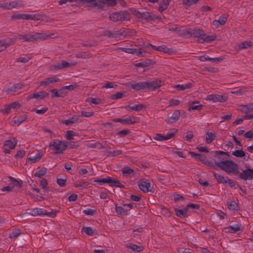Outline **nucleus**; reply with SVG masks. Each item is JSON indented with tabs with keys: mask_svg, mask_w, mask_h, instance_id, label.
Returning a JSON list of instances; mask_svg holds the SVG:
<instances>
[{
	"mask_svg": "<svg viewBox=\"0 0 253 253\" xmlns=\"http://www.w3.org/2000/svg\"><path fill=\"white\" fill-rule=\"evenodd\" d=\"M129 107L131 110L139 111L142 108L143 105L136 104V105H133L132 106H129Z\"/></svg>",
	"mask_w": 253,
	"mask_h": 253,
	"instance_id": "obj_60",
	"label": "nucleus"
},
{
	"mask_svg": "<svg viewBox=\"0 0 253 253\" xmlns=\"http://www.w3.org/2000/svg\"><path fill=\"white\" fill-rule=\"evenodd\" d=\"M177 131V130L176 129L172 128L168 131L165 135L159 134V141L167 140L173 138Z\"/></svg>",
	"mask_w": 253,
	"mask_h": 253,
	"instance_id": "obj_12",
	"label": "nucleus"
},
{
	"mask_svg": "<svg viewBox=\"0 0 253 253\" xmlns=\"http://www.w3.org/2000/svg\"><path fill=\"white\" fill-rule=\"evenodd\" d=\"M215 137V133L213 131H208L206 133V141L207 143H211Z\"/></svg>",
	"mask_w": 253,
	"mask_h": 253,
	"instance_id": "obj_32",
	"label": "nucleus"
},
{
	"mask_svg": "<svg viewBox=\"0 0 253 253\" xmlns=\"http://www.w3.org/2000/svg\"><path fill=\"white\" fill-rule=\"evenodd\" d=\"M131 204H124L123 206H118L115 204V210L117 214L120 215L128 214L130 210L132 209Z\"/></svg>",
	"mask_w": 253,
	"mask_h": 253,
	"instance_id": "obj_6",
	"label": "nucleus"
},
{
	"mask_svg": "<svg viewBox=\"0 0 253 253\" xmlns=\"http://www.w3.org/2000/svg\"><path fill=\"white\" fill-rule=\"evenodd\" d=\"M231 155L237 158H241L243 161H248L250 159L249 154L244 152L242 148L232 151Z\"/></svg>",
	"mask_w": 253,
	"mask_h": 253,
	"instance_id": "obj_8",
	"label": "nucleus"
},
{
	"mask_svg": "<svg viewBox=\"0 0 253 253\" xmlns=\"http://www.w3.org/2000/svg\"><path fill=\"white\" fill-rule=\"evenodd\" d=\"M47 110L48 109L47 107H44L40 109H34L32 110V111L35 112L38 114L42 115L45 113L47 111Z\"/></svg>",
	"mask_w": 253,
	"mask_h": 253,
	"instance_id": "obj_50",
	"label": "nucleus"
},
{
	"mask_svg": "<svg viewBox=\"0 0 253 253\" xmlns=\"http://www.w3.org/2000/svg\"><path fill=\"white\" fill-rule=\"evenodd\" d=\"M172 51V49L171 48H168L164 45H159V52H163L164 53L170 54Z\"/></svg>",
	"mask_w": 253,
	"mask_h": 253,
	"instance_id": "obj_44",
	"label": "nucleus"
},
{
	"mask_svg": "<svg viewBox=\"0 0 253 253\" xmlns=\"http://www.w3.org/2000/svg\"><path fill=\"white\" fill-rule=\"evenodd\" d=\"M79 119V116H74L73 117H72V118H69L67 120H66L64 121V123L68 126V125H69L70 124H73V123H75L76 122H78V120Z\"/></svg>",
	"mask_w": 253,
	"mask_h": 253,
	"instance_id": "obj_37",
	"label": "nucleus"
},
{
	"mask_svg": "<svg viewBox=\"0 0 253 253\" xmlns=\"http://www.w3.org/2000/svg\"><path fill=\"white\" fill-rule=\"evenodd\" d=\"M227 99L226 94L219 95L216 94H209L207 96L206 100L213 102H224Z\"/></svg>",
	"mask_w": 253,
	"mask_h": 253,
	"instance_id": "obj_7",
	"label": "nucleus"
},
{
	"mask_svg": "<svg viewBox=\"0 0 253 253\" xmlns=\"http://www.w3.org/2000/svg\"><path fill=\"white\" fill-rule=\"evenodd\" d=\"M75 64H70L68 62L64 61L61 63H57L54 66V68L56 69H61L68 66L74 65Z\"/></svg>",
	"mask_w": 253,
	"mask_h": 253,
	"instance_id": "obj_34",
	"label": "nucleus"
},
{
	"mask_svg": "<svg viewBox=\"0 0 253 253\" xmlns=\"http://www.w3.org/2000/svg\"><path fill=\"white\" fill-rule=\"evenodd\" d=\"M227 206L229 210L235 211L238 210V206L237 203L234 201H230L227 203Z\"/></svg>",
	"mask_w": 253,
	"mask_h": 253,
	"instance_id": "obj_35",
	"label": "nucleus"
},
{
	"mask_svg": "<svg viewBox=\"0 0 253 253\" xmlns=\"http://www.w3.org/2000/svg\"><path fill=\"white\" fill-rule=\"evenodd\" d=\"M7 179V182L9 183L8 186H12V189L14 187H20L21 186L20 182L15 179L14 178L9 176L8 177Z\"/></svg>",
	"mask_w": 253,
	"mask_h": 253,
	"instance_id": "obj_24",
	"label": "nucleus"
},
{
	"mask_svg": "<svg viewBox=\"0 0 253 253\" xmlns=\"http://www.w3.org/2000/svg\"><path fill=\"white\" fill-rule=\"evenodd\" d=\"M184 33L186 35L199 38L200 40L202 41V42H211L214 41L215 39V36H209L205 34L204 31L198 28L186 29Z\"/></svg>",
	"mask_w": 253,
	"mask_h": 253,
	"instance_id": "obj_2",
	"label": "nucleus"
},
{
	"mask_svg": "<svg viewBox=\"0 0 253 253\" xmlns=\"http://www.w3.org/2000/svg\"><path fill=\"white\" fill-rule=\"evenodd\" d=\"M202 107V105L200 104L198 105H191L189 107L188 110L191 111L192 110H200Z\"/></svg>",
	"mask_w": 253,
	"mask_h": 253,
	"instance_id": "obj_57",
	"label": "nucleus"
},
{
	"mask_svg": "<svg viewBox=\"0 0 253 253\" xmlns=\"http://www.w3.org/2000/svg\"><path fill=\"white\" fill-rule=\"evenodd\" d=\"M17 91V90L16 88V87H15L13 85L10 88L7 89L5 92L8 94H12L14 92Z\"/></svg>",
	"mask_w": 253,
	"mask_h": 253,
	"instance_id": "obj_59",
	"label": "nucleus"
},
{
	"mask_svg": "<svg viewBox=\"0 0 253 253\" xmlns=\"http://www.w3.org/2000/svg\"><path fill=\"white\" fill-rule=\"evenodd\" d=\"M171 0H162L161 1V3L159 4V11H162L166 10L168 5H169V2Z\"/></svg>",
	"mask_w": 253,
	"mask_h": 253,
	"instance_id": "obj_33",
	"label": "nucleus"
},
{
	"mask_svg": "<svg viewBox=\"0 0 253 253\" xmlns=\"http://www.w3.org/2000/svg\"><path fill=\"white\" fill-rule=\"evenodd\" d=\"M167 28L169 31L178 33L179 31V27L177 25L169 26Z\"/></svg>",
	"mask_w": 253,
	"mask_h": 253,
	"instance_id": "obj_52",
	"label": "nucleus"
},
{
	"mask_svg": "<svg viewBox=\"0 0 253 253\" xmlns=\"http://www.w3.org/2000/svg\"><path fill=\"white\" fill-rule=\"evenodd\" d=\"M59 79L56 77L48 78L45 79L44 81H42L40 82V85H47L51 84H54L59 81Z\"/></svg>",
	"mask_w": 253,
	"mask_h": 253,
	"instance_id": "obj_20",
	"label": "nucleus"
},
{
	"mask_svg": "<svg viewBox=\"0 0 253 253\" xmlns=\"http://www.w3.org/2000/svg\"><path fill=\"white\" fill-rule=\"evenodd\" d=\"M239 178L244 180L253 179V169L248 168L243 170L239 175Z\"/></svg>",
	"mask_w": 253,
	"mask_h": 253,
	"instance_id": "obj_9",
	"label": "nucleus"
},
{
	"mask_svg": "<svg viewBox=\"0 0 253 253\" xmlns=\"http://www.w3.org/2000/svg\"><path fill=\"white\" fill-rule=\"evenodd\" d=\"M240 229L241 224H235L233 225H230L225 228V232L230 233H235L240 230Z\"/></svg>",
	"mask_w": 253,
	"mask_h": 253,
	"instance_id": "obj_21",
	"label": "nucleus"
},
{
	"mask_svg": "<svg viewBox=\"0 0 253 253\" xmlns=\"http://www.w3.org/2000/svg\"><path fill=\"white\" fill-rule=\"evenodd\" d=\"M192 86V84L191 83H188L185 84H176L173 86V87L177 90H184L188 88H191Z\"/></svg>",
	"mask_w": 253,
	"mask_h": 253,
	"instance_id": "obj_28",
	"label": "nucleus"
},
{
	"mask_svg": "<svg viewBox=\"0 0 253 253\" xmlns=\"http://www.w3.org/2000/svg\"><path fill=\"white\" fill-rule=\"evenodd\" d=\"M161 213L166 216H169L170 215L169 210L165 208H161Z\"/></svg>",
	"mask_w": 253,
	"mask_h": 253,
	"instance_id": "obj_56",
	"label": "nucleus"
},
{
	"mask_svg": "<svg viewBox=\"0 0 253 253\" xmlns=\"http://www.w3.org/2000/svg\"><path fill=\"white\" fill-rule=\"evenodd\" d=\"M198 1L199 0H183V2L186 5L190 6L196 4Z\"/></svg>",
	"mask_w": 253,
	"mask_h": 253,
	"instance_id": "obj_55",
	"label": "nucleus"
},
{
	"mask_svg": "<svg viewBox=\"0 0 253 253\" xmlns=\"http://www.w3.org/2000/svg\"><path fill=\"white\" fill-rule=\"evenodd\" d=\"M187 211L188 209L186 207L182 210L175 209L176 215L180 218H184L187 216Z\"/></svg>",
	"mask_w": 253,
	"mask_h": 253,
	"instance_id": "obj_30",
	"label": "nucleus"
},
{
	"mask_svg": "<svg viewBox=\"0 0 253 253\" xmlns=\"http://www.w3.org/2000/svg\"><path fill=\"white\" fill-rule=\"evenodd\" d=\"M16 144L17 141L14 138L5 141L4 144V152L5 153H9L10 149L14 148Z\"/></svg>",
	"mask_w": 253,
	"mask_h": 253,
	"instance_id": "obj_11",
	"label": "nucleus"
},
{
	"mask_svg": "<svg viewBox=\"0 0 253 253\" xmlns=\"http://www.w3.org/2000/svg\"><path fill=\"white\" fill-rule=\"evenodd\" d=\"M30 213L32 216H42L45 215L46 211L43 209L35 208L31 211Z\"/></svg>",
	"mask_w": 253,
	"mask_h": 253,
	"instance_id": "obj_19",
	"label": "nucleus"
},
{
	"mask_svg": "<svg viewBox=\"0 0 253 253\" xmlns=\"http://www.w3.org/2000/svg\"><path fill=\"white\" fill-rule=\"evenodd\" d=\"M82 232L90 236H93L97 234V231L95 229H92L90 227H84L82 228Z\"/></svg>",
	"mask_w": 253,
	"mask_h": 253,
	"instance_id": "obj_31",
	"label": "nucleus"
},
{
	"mask_svg": "<svg viewBox=\"0 0 253 253\" xmlns=\"http://www.w3.org/2000/svg\"><path fill=\"white\" fill-rule=\"evenodd\" d=\"M93 181L95 182L99 183L100 185H103L108 184L110 186H115L116 187H122L123 185L117 179L112 178L110 177L107 176L101 178H94Z\"/></svg>",
	"mask_w": 253,
	"mask_h": 253,
	"instance_id": "obj_4",
	"label": "nucleus"
},
{
	"mask_svg": "<svg viewBox=\"0 0 253 253\" xmlns=\"http://www.w3.org/2000/svg\"><path fill=\"white\" fill-rule=\"evenodd\" d=\"M241 110L246 114L253 112V103L242 105L241 106Z\"/></svg>",
	"mask_w": 253,
	"mask_h": 253,
	"instance_id": "obj_26",
	"label": "nucleus"
},
{
	"mask_svg": "<svg viewBox=\"0 0 253 253\" xmlns=\"http://www.w3.org/2000/svg\"><path fill=\"white\" fill-rule=\"evenodd\" d=\"M12 186H6L5 187H3L1 188H0V192L2 193H8L11 192L12 191Z\"/></svg>",
	"mask_w": 253,
	"mask_h": 253,
	"instance_id": "obj_51",
	"label": "nucleus"
},
{
	"mask_svg": "<svg viewBox=\"0 0 253 253\" xmlns=\"http://www.w3.org/2000/svg\"><path fill=\"white\" fill-rule=\"evenodd\" d=\"M114 122H119L123 125L132 124L134 122V120L131 118H127L124 119L117 118L113 120Z\"/></svg>",
	"mask_w": 253,
	"mask_h": 253,
	"instance_id": "obj_18",
	"label": "nucleus"
},
{
	"mask_svg": "<svg viewBox=\"0 0 253 253\" xmlns=\"http://www.w3.org/2000/svg\"><path fill=\"white\" fill-rule=\"evenodd\" d=\"M216 154L217 156L214 160V163L217 167L229 174L237 171L238 165L237 164L233 162L232 160H225V158L222 157V156L224 155H226L227 157H229V152L217 151H216Z\"/></svg>",
	"mask_w": 253,
	"mask_h": 253,
	"instance_id": "obj_1",
	"label": "nucleus"
},
{
	"mask_svg": "<svg viewBox=\"0 0 253 253\" xmlns=\"http://www.w3.org/2000/svg\"><path fill=\"white\" fill-rule=\"evenodd\" d=\"M189 154L194 157L196 160L200 161L203 164L207 166L209 165V162L205 155L201 154L196 153L194 152H189Z\"/></svg>",
	"mask_w": 253,
	"mask_h": 253,
	"instance_id": "obj_10",
	"label": "nucleus"
},
{
	"mask_svg": "<svg viewBox=\"0 0 253 253\" xmlns=\"http://www.w3.org/2000/svg\"><path fill=\"white\" fill-rule=\"evenodd\" d=\"M102 0V2L98 1H93L92 2H95L96 3H99L100 4L106 3L111 6H114L117 4V0H104V1L103 0Z\"/></svg>",
	"mask_w": 253,
	"mask_h": 253,
	"instance_id": "obj_40",
	"label": "nucleus"
},
{
	"mask_svg": "<svg viewBox=\"0 0 253 253\" xmlns=\"http://www.w3.org/2000/svg\"><path fill=\"white\" fill-rule=\"evenodd\" d=\"M21 232L19 229H15L13 230L12 232L10 234L9 237L10 239H13L17 238L20 234Z\"/></svg>",
	"mask_w": 253,
	"mask_h": 253,
	"instance_id": "obj_47",
	"label": "nucleus"
},
{
	"mask_svg": "<svg viewBox=\"0 0 253 253\" xmlns=\"http://www.w3.org/2000/svg\"><path fill=\"white\" fill-rule=\"evenodd\" d=\"M86 101L90 104H99L101 103V100L99 98L88 97Z\"/></svg>",
	"mask_w": 253,
	"mask_h": 253,
	"instance_id": "obj_43",
	"label": "nucleus"
},
{
	"mask_svg": "<svg viewBox=\"0 0 253 253\" xmlns=\"http://www.w3.org/2000/svg\"><path fill=\"white\" fill-rule=\"evenodd\" d=\"M122 172L124 174L127 176L131 175L133 173V170L128 167L124 168Z\"/></svg>",
	"mask_w": 253,
	"mask_h": 253,
	"instance_id": "obj_49",
	"label": "nucleus"
},
{
	"mask_svg": "<svg viewBox=\"0 0 253 253\" xmlns=\"http://www.w3.org/2000/svg\"><path fill=\"white\" fill-rule=\"evenodd\" d=\"M247 91V90L245 88H239L236 90H235L234 91H232V93L233 94H235L237 95H243Z\"/></svg>",
	"mask_w": 253,
	"mask_h": 253,
	"instance_id": "obj_54",
	"label": "nucleus"
},
{
	"mask_svg": "<svg viewBox=\"0 0 253 253\" xmlns=\"http://www.w3.org/2000/svg\"><path fill=\"white\" fill-rule=\"evenodd\" d=\"M51 92L52 93V96L53 97H62L64 95V89L63 88L59 89L58 90H57L56 89H53L51 90Z\"/></svg>",
	"mask_w": 253,
	"mask_h": 253,
	"instance_id": "obj_36",
	"label": "nucleus"
},
{
	"mask_svg": "<svg viewBox=\"0 0 253 253\" xmlns=\"http://www.w3.org/2000/svg\"><path fill=\"white\" fill-rule=\"evenodd\" d=\"M66 182V178H57V183L61 187L64 186L65 185Z\"/></svg>",
	"mask_w": 253,
	"mask_h": 253,
	"instance_id": "obj_63",
	"label": "nucleus"
},
{
	"mask_svg": "<svg viewBox=\"0 0 253 253\" xmlns=\"http://www.w3.org/2000/svg\"><path fill=\"white\" fill-rule=\"evenodd\" d=\"M24 6V4L21 0H14L9 2V9L12 8H19Z\"/></svg>",
	"mask_w": 253,
	"mask_h": 253,
	"instance_id": "obj_23",
	"label": "nucleus"
},
{
	"mask_svg": "<svg viewBox=\"0 0 253 253\" xmlns=\"http://www.w3.org/2000/svg\"><path fill=\"white\" fill-rule=\"evenodd\" d=\"M48 93L44 91H41L37 93H32L27 97V100L35 98L37 100H41L48 95Z\"/></svg>",
	"mask_w": 253,
	"mask_h": 253,
	"instance_id": "obj_13",
	"label": "nucleus"
},
{
	"mask_svg": "<svg viewBox=\"0 0 253 253\" xmlns=\"http://www.w3.org/2000/svg\"><path fill=\"white\" fill-rule=\"evenodd\" d=\"M180 116V112L179 110H175L172 113V115L169 117L167 120L168 123L171 124L175 123L179 119Z\"/></svg>",
	"mask_w": 253,
	"mask_h": 253,
	"instance_id": "obj_15",
	"label": "nucleus"
},
{
	"mask_svg": "<svg viewBox=\"0 0 253 253\" xmlns=\"http://www.w3.org/2000/svg\"><path fill=\"white\" fill-rule=\"evenodd\" d=\"M39 38H41V35L39 33H37L34 35H25L20 37V39L23 41H31Z\"/></svg>",
	"mask_w": 253,
	"mask_h": 253,
	"instance_id": "obj_17",
	"label": "nucleus"
},
{
	"mask_svg": "<svg viewBox=\"0 0 253 253\" xmlns=\"http://www.w3.org/2000/svg\"><path fill=\"white\" fill-rule=\"evenodd\" d=\"M122 15L121 13H114L110 15V18L113 21H118L122 19Z\"/></svg>",
	"mask_w": 253,
	"mask_h": 253,
	"instance_id": "obj_41",
	"label": "nucleus"
},
{
	"mask_svg": "<svg viewBox=\"0 0 253 253\" xmlns=\"http://www.w3.org/2000/svg\"><path fill=\"white\" fill-rule=\"evenodd\" d=\"M30 59V57L28 56H25L24 57H20L17 59V61L22 63H26Z\"/></svg>",
	"mask_w": 253,
	"mask_h": 253,
	"instance_id": "obj_58",
	"label": "nucleus"
},
{
	"mask_svg": "<svg viewBox=\"0 0 253 253\" xmlns=\"http://www.w3.org/2000/svg\"><path fill=\"white\" fill-rule=\"evenodd\" d=\"M128 247L133 251L141 252L143 250V247L142 246H137L134 244H130Z\"/></svg>",
	"mask_w": 253,
	"mask_h": 253,
	"instance_id": "obj_46",
	"label": "nucleus"
},
{
	"mask_svg": "<svg viewBox=\"0 0 253 253\" xmlns=\"http://www.w3.org/2000/svg\"><path fill=\"white\" fill-rule=\"evenodd\" d=\"M23 18H24V19H32V20H40V16L37 14H24V15H23Z\"/></svg>",
	"mask_w": 253,
	"mask_h": 253,
	"instance_id": "obj_42",
	"label": "nucleus"
},
{
	"mask_svg": "<svg viewBox=\"0 0 253 253\" xmlns=\"http://www.w3.org/2000/svg\"><path fill=\"white\" fill-rule=\"evenodd\" d=\"M46 172V169L45 168H42L41 169L37 171L34 174L35 176L38 177H41L45 174Z\"/></svg>",
	"mask_w": 253,
	"mask_h": 253,
	"instance_id": "obj_48",
	"label": "nucleus"
},
{
	"mask_svg": "<svg viewBox=\"0 0 253 253\" xmlns=\"http://www.w3.org/2000/svg\"><path fill=\"white\" fill-rule=\"evenodd\" d=\"M139 187L144 192H151L152 190L150 183L146 180L141 181L139 184Z\"/></svg>",
	"mask_w": 253,
	"mask_h": 253,
	"instance_id": "obj_14",
	"label": "nucleus"
},
{
	"mask_svg": "<svg viewBox=\"0 0 253 253\" xmlns=\"http://www.w3.org/2000/svg\"><path fill=\"white\" fill-rule=\"evenodd\" d=\"M149 83L147 82H140L138 83H133L131 84V87L133 89L138 90L142 88L148 87Z\"/></svg>",
	"mask_w": 253,
	"mask_h": 253,
	"instance_id": "obj_22",
	"label": "nucleus"
},
{
	"mask_svg": "<svg viewBox=\"0 0 253 253\" xmlns=\"http://www.w3.org/2000/svg\"><path fill=\"white\" fill-rule=\"evenodd\" d=\"M11 107L10 106V104L5 105L4 108L1 109V111L4 114H8L10 113Z\"/></svg>",
	"mask_w": 253,
	"mask_h": 253,
	"instance_id": "obj_53",
	"label": "nucleus"
},
{
	"mask_svg": "<svg viewBox=\"0 0 253 253\" xmlns=\"http://www.w3.org/2000/svg\"><path fill=\"white\" fill-rule=\"evenodd\" d=\"M49 146L54 151L55 154H61L66 149L67 143L64 141L55 139L49 143Z\"/></svg>",
	"mask_w": 253,
	"mask_h": 253,
	"instance_id": "obj_3",
	"label": "nucleus"
},
{
	"mask_svg": "<svg viewBox=\"0 0 253 253\" xmlns=\"http://www.w3.org/2000/svg\"><path fill=\"white\" fill-rule=\"evenodd\" d=\"M200 60L201 61L204 62L206 61H210L211 62L218 63L222 61L223 57H215V58H211L209 56H201L200 57Z\"/></svg>",
	"mask_w": 253,
	"mask_h": 253,
	"instance_id": "obj_16",
	"label": "nucleus"
},
{
	"mask_svg": "<svg viewBox=\"0 0 253 253\" xmlns=\"http://www.w3.org/2000/svg\"><path fill=\"white\" fill-rule=\"evenodd\" d=\"M83 212L86 215H92L94 213L95 211L91 209H86L83 211Z\"/></svg>",
	"mask_w": 253,
	"mask_h": 253,
	"instance_id": "obj_62",
	"label": "nucleus"
},
{
	"mask_svg": "<svg viewBox=\"0 0 253 253\" xmlns=\"http://www.w3.org/2000/svg\"><path fill=\"white\" fill-rule=\"evenodd\" d=\"M253 45V43L251 41H246L240 43L238 46L239 49H243L251 47Z\"/></svg>",
	"mask_w": 253,
	"mask_h": 253,
	"instance_id": "obj_39",
	"label": "nucleus"
},
{
	"mask_svg": "<svg viewBox=\"0 0 253 253\" xmlns=\"http://www.w3.org/2000/svg\"><path fill=\"white\" fill-rule=\"evenodd\" d=\"M227 19V16L226 15H223L219 17L218 20H215L213 21V24L215 26H218L219 25H224Z\"/></svg>",
	"mask_w": 253,
	"mask_h": 253,
	"instance_id": "obj_25",
	"label": "nucleus"
},
{
	"mask_svg": "<svg viewBox=\"0 0 253 253\" xmlns=\"http://www.w3.org/2000/svg\"><path fill=\"white\" fill-rule=\"evenodd\" d=\"M212 174L218 183L223 184H228L231 187L235 186V182L227 176H224L223 175L219 173H216L215 172H212Z\"/></svg>",
	"mask_w": 253,
	"mask_h": 253,
	"instance_id": "obj_5",
	"label": "nucleus"
},
{
	"mask_svg": "<svg viewBox=\"0 0 253 253\" xmlns=\"http://www.w3.org/2000/svg\"><path fill=\"white\" fill-rule=\"evenodd\" d=\"M25 155V151L24 150L18 151L15 155L16 158H22Z\"/></svg>",
	"mask_w": 253,
	"mask_h": 253,
	"instance_id": "obj_61",
	"label": "nucleus"
},
{
	"mask_svg": "<svg viewBox=\"0 0 253 253\" xmlns=\"http://www.w3.org/2000/svg\"><path fill=\"white\" fill-rule=\"evenodd\" d=\"M27 116L26 115H23L22 116H21L18 118L17 119H15L13 122V124L14 125L18 126L24 122L27 119Z\"/></svg>",
	"mask_w": 253,
	"mask_h": 253,
	"instance_id": "obj_38",
	"label": "nucleus"
},
{
	"mask_svg": "<svg viewBox=\"0 0 253 253\" xmlns=\"http://www.w3.org/2000/svg\"><path fill=\"white\" fill-rule=\"evenodd\" d=\"M42 154L41 153L36 154L35 156L30 157L27 161V163L31 164L38 161L42 157Z\"/></svg>",
	"mask_w": 253,
	"mask_h": 253,
	"instance_id": "obj_29",
	"label": "nucleus"
},
{
	"mask_svg": "<svg viewBox=\"0 0 253 253\" xmlns=\"http://www.w3.org/2000/svg\"><path fill=\"white\" fill-rule=\"evenodd\" d=\"M77 135V133L72 130H67L66 132L65 137L67 140H71L73 139L75 136Z\"/></svg>",
	"mask_w": 253,
	"mask_h": 253,
	"instance_id": "obj_45",
	"label": "nucleus"
},
{
	"mask_svg": "<svg viewBox=\"0 0 253 253\" xmlns=\"http://www.w3.org/2000/svg\"><path fill=\"white\" fill-rule=\"evenodd\" d=\"M88 172L87 169L85 167L79 169L78 173L81 176L86 174Z\"/></svg>",
	"mask_w": 253,
	"mask_h": 253,
	"instance_id": "obj_64",
	"label": "nucleus"
},
{
	"mask_svg": "<svg viewBox=\"0 0 253 253\" xmlns=\"http://www.w3.org/2000/svg\"><path fill=\"white\" fill-rule=\"evenodd\" d=\"M13 42L11 39L0 41V52L4 50L9 45Z\"/></svg>",
	"mask_w": 253,
	"mask_h": 253,
	"instance_id": "obj_27",
	"label": "nucleus"
}]
</instances>
